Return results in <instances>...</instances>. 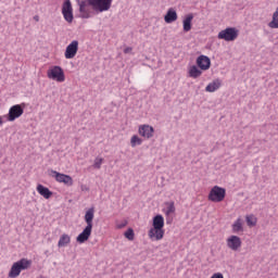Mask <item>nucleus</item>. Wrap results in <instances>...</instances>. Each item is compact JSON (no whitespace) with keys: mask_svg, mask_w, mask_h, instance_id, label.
Instances as JSON below:
<instances>
[{"mask_svg":"<svg viewBox=\"0 0 278 278\" xmlns=\"http://www.w3.org/2000/svg\"><path fill=\"white\" fill-rule=\"evenodd\" d=\"M113 0H83L78 1L80 18H92V12H108L112 8Z\"/></svg>","mask_w":278,"mask_h":278,"instance_id":"nucleus-1","label":"nucleus"},{"mask_svg":"<svg viewBox=\"0 0 278 278\" xmlns=\"http://www.w3.org/2000/svg\"><path fill=\"white\" fill-rule=\"evenodd\" d=\"M93 220H94V207H90L85 213V223L87 224V226L76 238V241L79 244H84V242H88V240H90V236H92V222Z\"/></svg>","mask_w":278,"mask_h":278,"instance_id":"nucleus-2","label":"nucleus"},{"mask_svg":"<svg viewBox=\"0 0 278 278\" xmlns=\"http://www.w3.org/2000/svg\"><path fill=\"white\" fill-rule=\"evenodd\" d=\"M31 266V261H28L27 258H21L20 261L15 262L10 271L9 277L10 278H16L18 275H21L22 270H27Z\"/></svg>","mask_w":278,"mask_h":278,"instance_id":"nucleus-3","label":"nucleus"},{"mask_svg":"<svg viewBox=\"0 0 278 278\" xmlns=\"http://www.w3.org/2000/svg\"><path fill=\"white\" fill-rule=\"evenodd\" d=\"M226 194L227 191L225 188L215 186L208 193V201H212L213 203H220L222 201H225Z\"/></svg>","mask_w":278,"mask_h":278,"instance_id":"nucleus-4","label":"nucleus"},{"mask_svg":"<svg viewBox=\"0 0 278 278\" xmlns=\"http://www.w3.org/2000/svg\"><path fill=\"white\" fill-rule=\"evenodd\" d=\"M239 30L236 27H227L220 30L217 35L219 40H226V42H233L238 38Z\"/></svg>","mask_w":278,"mask_h":278,"instance_id":"nucleus-5","label":"nucleus"},{"mask_svg":"<svg viewBox=\"0 0 278 278\" xmlns=\"http://www.w3.org/2000/svg\"><path fill=\"white\" fill-rule=\"evenodd\" d=\"M48 78L53 79V81H65L66 77L64 76V70L55 65L47 72Z\"/></svg>","mask_w":278,"mask_h":278,"instance_id":"nucleus-6","label":"nucleus"},{"mask_svg":"<svg viewBox=\"0 0 278 278\" xmlns=\"http://www.w3.org/2000/svg\"><path fill=\"white\" fill-rule=\"evenodd\" d=\"M25 110L23 109V106L21 104H15L13 106L10 108L9 110V114H8V121L10 123H14V121H16V118H21V116H23Z\"/></svg>","mask_w":278,"mask_h":278,"instance_id":"nucleus-7","label":"nucleus"},{"mask_svg":"<svg viewBox=\"0 0 278 278\" xmlns=\"http://www.w3.org/2000/svg\"><path fill=\"white\" fill-rule=\"evenodd\" d=\"M62 14L66 23H73L75 17L73 15V4L71 3V0H65L63 2Z\"/></svg>","mask_w":278,"mask_h":278,"instance_id":"nucleus-8","label":"nucleus"},{"mask_svg":"<svg viewBox=\"0 0 278 278\" xmlns=\"http://www.w3.org/2000/svg\"><path fill=\"white\" fill-rule=\"evenodd\" d=\"M51 176L54 177L55 181H59V184H64L65 186H73V177L66 174H62L52 169Z\"/></svg>","mask_w":278,"mask_h":278,"instance_id":"nucleus-9","label":"nucleus"},{"mask_svg":"<svg viewBox=\"0 0 278 278\" xmlns=\"http://www.w3.org/2000/svg\"><path fill=\"white\" fill-rule=\"evenodd\" d=\"M77 51H79V41L73 40L65 49L66 60H73L77 55Z\"/></svg>","mask_w":278,"mask_h":278,"instance_id":"nucleus-10","label":"nucleus"},{"mask_svg":"<svg viewBox=\"0 0 278 278\" xmlns=\"http://www.w3.org/2000/svg\"><path fill=\"white\" fill-rule=\"evenodd\" d=\"M226 244L231 251H238L242 247V239L236 235H232L226 240Z\"/></svg>","mask_w":278,"mask_h":278,"instance_id":"nucleus-11","label":"nucleus"},{"mask_svg":"<svg viewBox=\"0 0 278 278\" xmlns=\"http://www.w3.org/2000/svg\"><path fill=\"white\" fill-rule=\"evenodd\" d=\"M197 66L202 71H210V66H212V60L207 55H200L197 59Z\"/></svg>","mask_w":278,"mask_h":278,"instance_id":"nucleus-12","label":"nucleus"},{"mask_svg":"<svg viewBox=\"0 0 278 278\" xmlns=\"http://www.w3.org/2000/svg\"><path fill=\"white\" fill-rule=\"evenodd\" d=\"M139 134L142 136V138H147L149 140L150 138H153L155 129L150 125H141L139 126Z\"/></svg>","mask_w":278,"mask_h":278,"instance_id":"nucleus-13","label":"nucleus"},{"mask_svg":"<svg viewBox=\"0 0 278 278\" xmlns=\"http://www.w3.org/2000/svg\"><path fill=\"white\" fill-rule=\"evenodd\" d=\"M151 240H162L164 238V228H151L148 232Z\"/></svg>","mask_w":278,"mask_h":278,"instance_id":"nucleus-14","label":"nucleus"},{"mask_svg":"<svg viewBox=\"0 0 278 278\" xmlns=\"http://www.w3.org/2000/svg\"><path fill=\"white\" fill-rule=\"evenodd\" d=\"M177 11L175 9L170 8L167 10L166 14L164 15V21L167 24L175 23L177 21Z\"/></svg>","mask_w":278,"mask_h":278,"instance_id":"nucleus-15","label":"nucleus"},{"mask_svg":"<svg viewBox=\"0 0 278 278\" xmlns=\"http://www.w3.org/2000/svg\"><path fill=\"white\" fill-rule=\"evenodd\" d=\"M37 192L43 197V199H51V197H53V192L51 190H49V188L42 186V185H38L37 186Z\"/></svg>","mask_w":278,"mask_h":278,"instance_id":"nucleus-16","label":"nucleus"},{"mask_svg":"<svg viewBox=\"0 0 278 278\" xmlns=\"http://www.w3.org/2000/svg\"><path fill=\"white\" fill-rule=\"evenodd\" d=\"M194 15L192 13L188 14L185 20L182 21V29L184 31H190L192 29V20Z\"/></svg>","mask_w":278,"mask_h":278,"instance_id":"nucleus-17","label":"nucleus"},{"mask_svg":"<svg viewBox=\"0 0 278 278\" xmlns=\"http://www.w3.org/2000/svg\"><path fill=\"white\" fill-rule=\"evenodd\" d=\"M200 67L197 65H192L189 68V77H192V79H198V77H201L203 75V70H199Z\"/></svg>","mask_w":278,"mask_h":278,"instance_id":"nucleus-18","label":"nucleus"},{"mask_svg":"<svg viewBox=\"0 0 278 278\" xmlns=\"http://www.w3.org/2000/svg\"><path fill=\"white\" fill-rule=\"evenodd\" d=\"M220 86H222L220 79H215L206 86L205 90L206 92H216V90H218Z\"/></svg>","mask_w":278,"mask_h":278,"instance_id":"nucleus-19","label":"nucleus"},{"mask_svg":"<svg viewBox=\"0 0 278 278\" xmlns=\"http://www.w3.org/2000/svg\"><path fill=\"white\" fill-rule=\"evenodd\" d=\"M153 227H155V229H164V216L162 215H155L153 217Z\"/></svg>","mask_w":278,"mask_h":278,"instance_id":"nucleus-20","label":"nucleus"},{"mask_svg":"<svg viewBox=\"0 0 278 278\" xmlns=\"http://www.w3.org/2000/svg\"><path fill=\"white\" fill-rule=\"evenodd\" d=\"M242 231H244V227H242V219L238 218L232 224V233H242Z\"/></svg>","mask_w":278,"mask_h":278,"instance_id":"nucleus-21","label":"nucleus"},{"mask_svg":"<svg viewBox=\"0 0 278 278\" xmlns=\"http://www.w3.org/2000/svg\"><path fill=\"white\" fill-rule=\"evenodd\" d=\"M268 27H270V29H278V8L276 9V11L273 14V18L271 21L268 23Z\"/></svg>","mask_w":278,"mask_h":278,"instance_id":"nucleus-22","label":"nucleus"},{"mask_svg":"<svg viewBox=\"0 0 278 278\" xmlns=\"http://www.w3.org/2000/svg\"><path fill=\"white\" fill-rule=\"evenodd\" d=\"M67 244H71V237L64 233L60 237L58 247L62 248V247H66Z\"/></svg>","mask_w":278,"mask_h":278,"instance_id":"nucleus-23","label":"nucleus"},{"mask_svg":"<svg viewBox=\"0 0 278 278\" xmlns=\"http://www.w3.org/2000/svg\"><path fill=\"white\" fill-rule=\"evenodd\" d=\"M167 208H166V216H169V214H175V202H166Z\"/></svg>","mask_w":278,"mask_h":278,"instance_id":"nucleus-24","label":"nucleus"},{"mask_svg":"<svg viewBox=\"0 0 278 278\" xmlns=\"http://www.w3.org/2000/svg\"><path fill=\"white\" fill-rule=\"evenodd\" d=\"M130 144H131V147L140 146V144H142V140L137 135H134L130 139Z\"/></svg>","mask_w":278,"mask_h":278,"instance_id":"nucleus-25","label":"nucleus"},{"mask_svg":"<svg viewBox=\"0 0 278 278\" xmlns=\"http://www.w3.org/2000/svg\"><path fill=\"white\" fill-rule=\"evenodd\" d=\"M245 220L249 227H255L257 225V220L253 218V215H247Z\"/></svg>","mask_w":278,"mask_h":278,"instance_id":"nucleus-26","label":"nucleus"},{"mask_svg":"<svg viewBox=\"0 0 278 278\" xmlns=\"http://www.w3.org/2000/svg\"><path fill=\"white\" fill-rule=\"evenodd\" d=\"M124 236L127 238V240H134L136 233L134 232L132 228H128Z\"/></svg>","mask_w":278,"mask_h":278,"instance_id":"nucleus-27","label":"nucleus"},{"mask_svg":"<svg viewBox=\"0 0 278 278\" xmlns=\"http://www.w3.org/2000/svg\"><path fill=\"white\" fill-rule=\"evenodd\" d=\"M101 164H103V157H96L94 163H93V168H101Z\"/></svg>","mask_w":278,"mask_h":278,"instance_id":"nucleus-28","label":"nucleus"},{"mask_svg":"<svg viewBox=\"0 0 278 278\" xmlns=\"http://www.w3.org/2000/svg\"><path fill=\"white\" fill-rule=\"evenodd\" d=\"M132 48L131 47H127L124 49V53H131Z\"/></svg>","mask_w":278,"mask_h":278,"instance_id":"nucleus-29","label":"nucleus"},{"mask_svg":"<svg viewBox=\"0 0 278 278\" xmlns=\"http://www.w3.org/2000/svg\"><path fill=\"white\" fill-rule=\"evenodd\" d=\"M125 225H126V224H121V225L118 226V229H123V227H125Z\"/></svg>","mask_w":278,"mask_h":278,"instance_id":"nucleus-30","label":"nucleus"},{"mask_svg":"<svg viewBox=\"0 0 278 278\" xmlns=\"http://www.w3.org/2000/svg\"><path fill=\"white\" fill-rule=\"evenodd\" d=\"M3 125V118L0 116V126Z\"/></svg>","mask_w":278,"mask_h":278,"instance_id":"nucleus-31","label":"nucleus"},{"mask_svg":"<svg viewBox=\"0 0 278 278\" xmlns=\"http://www.w3.org/2000/svg\"><path fill=\"white\" fill-rule=\"evenodd\" d=\"M34 20H35V21H39L38 15H36V16L34 17Z\"/></svg>","mask_w":278,"mask_h":278,"instance_id":"nucleus-32","label":"nucleus"},{"mask_svg":"<svg viewBox=\"0 0 278 278\" xmlns=\"http://www.w3.org/2000/svg\"><path fill=\"white\" fill-rule=\"evenodd\" d=\"M167 224L170 225V219H167Z\"/></svg>","mask_w":278,"mask_h":278,"instance_id":"nucleus-33","label":"nucleus"}]
</instances>
